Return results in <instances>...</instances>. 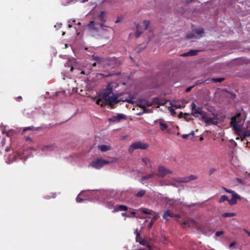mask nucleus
<instances>
[{
	"label": "nucleus",
	"mask_w": 250,
	"mask_h": 250,
	"mask_svg": "<svg viewBox=\"0 0 250 250\" xmlns=\"http://www.w3.org/2000/svg\"><path fill=\"white\" fill-rule=\"evenodd\" d=\"M115 84V83H111L108 84L107 89L96 100V103L98 105H100L102 106L106 104L112 105L120 101L126 102L130 104L135 103V101L130 97L125 99H118V98L111 91L114 87H116V86H114Z\"/></svg>",
	"instance_id": "nucleus-1"
},
{
	"label": "nucleus",
	"mask_w": 250,
	"mask_h": 250,
	"mask_svg": "<svg viewBox=\"0 0 250 250\" xmlns=\"http://www.w3.org/2000/svg\"><path fill=\"white\" fill-rule=\"evenodd\" d=\"M244 123L243 117L239 113L231 118L230 124L233 129L238 133L242 130Z\"/></svg>",
	"instance_id": "nucleus-2"
},
{
	"label": "nucleus",
	"mask_w": 250,
	"mask_h": 250,
	"mask_svg": "<svg viewBox=\"0 0 250 250\" xmlns=\"http://www.w3.org/2000/svg\"><path fill=\"white\" fill-rule=\"evenodd\" d=\"M153 104L163 105L165 104V103L160 101L158 98H154L151 101L140 100L139 106L141 108L145 109L147 107L151 106Z\"/></svg>",
	"instance_id": "nucleus-3"
},
{
	"label": "nucleus",
	"mask_w": 250,
	"mask_h": 250,
	"mask_svg": "<svg viewBox=\"0 0 250 250\" xmlns=\"http://www.w3.org/2000/svg\"><path fill=\"white\" fill-rule=\"evenodd\" d=\"M204 33V29L202 28L195 29L187 35L188 39H198L203 36Z\"/></svg>",
	"instance_id": "nucleus-4"
},
{
	"label": "nucleus",
	"mask_w": 250,
	"mask_h": 250,
	"mask_svg": "<svg viewBox=\"0 0 250 250\" xmlns=\"http://www.w3.org/2000/svg\"><path fill=\"white\" fill-rule=\"evenodd\" d=\"M100 30L99 28L96 26V24H95L94 21H92L88 24V26L91 30V33H93L95 32H101V30L102 31H112V29L109 27H106L102 23H101L100 25Z\"/></svg>",
	"instance_id": "nucleus-5"
},
{
	"label": "nucleus",
	"mask_w": 250,
	"mask_h": 250,
	"mask_svg": "<svg viewBox=\"0 0 250 250\" xmlns=\"http://www.w3.org/2000/svg\"><path fill=\"white\" fill-rule=\"evenodd\" d=\"M148 147V145L146 143H142L140 141L132 143L128 148V151L132 153L134 150L137 149H146Z\"/></svg>",
	"instance_id": "nucleus-6"
},
{
	"label": "nucleus",
	"mask_w": 250,
	"mask_h": 250,
	"mask_svg": "<svg viewBox=\"0 0 250 250\" xmlns=\"http://www.w3.org/2000/svg\"><path fill=\"white\" fill-rule=\"evenodd\" d=\"M110 162L109 161L104 160L103 159H98L89 164L88 167H92L94 168L99 169L102 168L105 165L109 164Z\"/></svg>",
	"instance_id": "nucleus-7"
},
{
	"label": "nucleus",
	"mask_w": 250,
	"mask_h": 250,
	"mask_svg": "<svg viewBox=\"0 0 250 250\" xmlns=\"http://www.w3.org/2000/svg\"><path fill=\"white\" fill-rule=\"evenodd\" d=\"M191 114L195 117H198V114H200L202 118L206 113L202 110V107H197L196 104L193 102L191 104Z\"/></svg>",
	"instance_id": "nucleus-8"
},
{
	"label": "nucleus",
	"mask_w": 250,
	"mask_h": 250,
	"mask_svg": "<svg viewBox=\"0 0 250 250\" xmlns=\"http://www.w3.org/2000/svg\"><path fill=\"white\" fill-rule=\"evenodd\" d=\"M172 171L167 168L166 167L159 166L158 167V172L156 175L158 177H164L169 173H171Z\"/></svg>",
	"instance_id": "nucleus-9"
},
{
	"label": "nucleus",
	"mask_w": 250,
	"mask_h": 250,
	"mask_svg": "<svg viewBox=\"0 0 250 250\" xmlns=\"http://www.w3.org/2000/svg\"><path fill=\"white\" fill-rule=\"evenodd\" d=\"M202 119L207 125L211 124L216 125L218 123L217 117H208L206 113L204 115Z\"/></svg>",
	"instance_id": "nucleus-10"
},
{
	"label": "nucleus",
	"mask_w": 250,
	"mask_h": 250,
	"mask_svg": "<svg viewBox=\"0 0 250 250\" xmlns=\"http://www.w3.org/2000/svg\"><path fill=\"white\" fill-rule=\"evenodd\" d=\"M155 123L156 125H159L161 130L163 131H166L167 133L170 132V130L168 128L167 125L166 123H165L164 122V121H163L161 120H158L155 121Z\"/></svg>",
	"instance_id": "nucleus-11"
},
{
	"label": "nucleus",
	"mask_w": 250,
	"mask_h": 250,
	"mask_svg": "<svg viewBox=\"0 0 250 250\" xmlns=\"http://www.w3.org/2000/svg\"><path fill=\"white\" fill-rule=\"evenodd\" d=\"M237 199L241 200V197L236 193L234 192L232 195L231 199L228 200V202L231 205H235L237 203Z\"/></svg>",
	"instance_id": "nucleus-12"
},
{
	"label": "nucleus",
	"mask_w": 250,
	"mask_h": 250,
	"mask_svg": "<svg viewBox=\"0 0 250 250\" xmlns=\"http://www.w3.org/2000/svg\"><path fill=\"white\" fill-rule=\"evenodd\" d=\"M125 116L123 114H118L117 116L112 117L109 120L111 122H119L121 119H125Z\"/></svg>",
	"instance_id": "nucleus-13"
},
{
	"label": "nucleus",
	"mask_w": 250,
	"mask_h": 250,
	"mask_svg": "<svg viewBox=\"0 0 250 250\" xmlns=\"http://www.w3.org/2000/svg\"><path fill=\"white\" fill-rule=\"evenodd\" d=\"M128 209V207L125 205H120L117 206L112 211L113 212H116L120 211H125Z\"/></svg>",
	"instance_id": "nucleus-14"
},
{
	"label": "nucleus",
	"mask_w": 250,
	"mask_h": 250,
	"mask_svg": "<svg viewBox=\"0 0 250 250\" xmlns=\"http://www.w3.org/2000/svg\"><path fill=\"white\" fill-rule=\"evenodd\" d=\"M78 1L83 3L88 1V0H62V4L65 6L68 4L74 3Z\"/></svg>",
	"instance_id": "nucleus-15"
},
{
	"label": "nucleus",
	"mask_w": 250,
	"mask_h": 250,
	"mask_svg": "<svg viewBox=\"0 0 250 250\" xmlns=\"http://www.w3.org/2000/svg\"><path fill=\"white\" fill-rule=\"evenodd\" d=\"M135 233H136V240L137 242H138L141 245H146V242L144 240H141L140 237V233L138 232L137 229L135 230Z\"/></svg>",
	"instance_id": "nucleus-16"
},
{
	"label": "nucleus",
	"mask_w": 250,
	"mask_h": 250,
	"mask_svg": "<svg viewBox=\"0 0 250 250\" xmlns=\"http://www.w3.org/2000/svg\"><path fill=\"white\" fill-rule=\"evenodd\" d=\"M155 176H156V173L154 172H151V173H148V174H147L145 176H144L141 178V182L142 183H143V182L145 180H146L152 178Z\"/></svg>",
	"instance_id": "nucleus-17"
},
{
	"label": "nucleus",
	"mask_w": 250,
	"mask_h": 250,
	"mask_svg": "<svg viewBox=\"0 0 250 250\" xmlns=\"http://www.w3.org/2000/svg\"><path fill=\"white\" fill-rule=\"evenodd\" d=\"M173 214L172 212L170 210H167L164 213L163 215V218L166 220H167L168 219V217H172Z\"/></svg>",
	"instance_id": "nucleus-18"
},
{
	"label": "nucleus",
	"mask_w": 250,
	"mask_h": 250,
	"mask_svg": "<svg viewBox=\"0 0 250 250\" xmlns=\"http://www.w3.org/2000/svg\"><path fill=\"white\" fill-rule=\"evenodd\" d=\"M142 162L147 167H151L152 163L151 161L147 157H145L142 159Z\"/></svg>",
	"instance_id": "nucleus-19"
},
{
	"label": "nucleus",
	"mask_w": 250,
	"mask_h": 250,
	"mask_svg": "<svg viewBox=\"0 0 250 250\" xmlns=\"http://www.w3.org/2000/svg\"><path fill=\"white\" fill-rule=\"evenodd\" d=\"M98 148L102 151L105 152L108 150L111 149V146L107 145H100L98 146Z\"/></svg>",
	"instance_id": "nucleus-20"
},
{
	"label": "nucleus",
	"mask_w": 250,
	"mask_h": 250,
	"mask_svg": "<svg viewBox=\"0 0 250 250\" xmlns=\"http://www.w3.org/2000/svg\"><path fill=\"white\" fill-rule=\"evenodd\" d=\"M55 146L54 145H47V146H43L42 147V150L43 151H47V150H52L55 149Z\"/></svg>",
	"instance_id": "nucleus-21"
},
{
	"label": "nucleus",
	"mask_w": 250,
	"mask_h": 250,
	"mask_svg": "<svg viewBox=\"0 0 250 250\" xmlns=\"http://www.w3.org/2000/svg\"><path fill=\"white\" fill-rule=\"evenodd\" d=\"M140 27L141 25L139 24H137L136 25V27L137 28V31L135 33V36L136 38H138L142 33V31H140Z\"/></svg>",
	"instance_id": "nucleus-22"
},
{
	"label": "nucleus",
	"mask_w": 250,
	"mask_h": 250,
	"mask_svg": "<svg viewBox=\"0 0 250 250\" xmlns=\"http://www.w3.org/2000/svg\"><path fill=\"white\" fill-rule=\"evenodd\" d=\"M93 60L97 61V62H94L93 63H91V65L92 66H96L97 64H99L100 63L101 59L99 57H98L97 56H93Z\"/></svg>",
	"instance_id": "nucleus-23"
},
{
	"label": "nucleus",
	"mask_w": 250,
	"mask_h": 250,
	"mask_svg": "<svg viewBox=\"0 0 250 250\" xmlns=\"http://www.w3.org/2000/svg\"><path fill=\"white\" fill-rule=\"evenodd\" d=\"M167 203L170 206H173L175 205V204L179 203H180V202L179 200H174L173 199H169L167 200Z\"/></svg>",
	"instance_id": "nucleus-24"
},
{
	"label": "nucleus",
	"mask_w": 250,
	"mask_h": 250,
	"mask_svg": "<svg viewBox=\"0 0 250 250\" xmlns=\"http://www.w3.org/2000/svg\"><path fill=\"white\" fill-rule=\"evenodd\" d=\"M146 190L141 189L136 194V196L139 198L142 197L146 194Z\"/></svg>",
	"instance_id": "nucleus-25"
},
{
	"label": "nucleus",
	"mask_w": 250,
	"mask_h": 250,
	"mask_svg": "<svg viewBox=\"0 0 250 250\" xmlns=\"http://www.w3.org/2000/svg\"><path fill=\"white\" fill-rule=\"evenodd\" d=\"M105 13L104 11H102L98 16L99 20L102 22H105V19L104 18Z\"/></svg>",
	"instance_id": "nucleus-26"
},
{
	"label": "nucleus",
	"mask_w": 250,
	"mask_h": 250,
	"mask_svg": "<svg viewBox=\"0 0 250 250\" xmlns=\"http://www.w3.org/2000/svg\"><path fill=\"white\" fill-rule=\"evenodd\" d=\"M236 216V214L233 212H226L222 214V216L224 217H229Z\"/></svg>",
	"instance_id": "nucleus-27"
},
{
	"label": "nucleus",
	"mask_w": 250,
	"mask_h": 250,
	"mask_svg": "<svg viewBox=\"0 0 250 250\" xmlns=\"http://www.w3.org/2000/svg\"><path fill=\"white\" fill-rule=\"evenodd\" d=\"M152 215V220L153 222L155 221L159 217V213L156 212H151L150 214Z\"/></svg>",
	"instance_id": "nucleus-28"
},
{
	"label": "nucleus",
	"mask_w": 250,
	"mask_h": 250,
	"mask_svg": "<svg viewBox=\"0 0 250 250\" xmlns=\"http://www.w3.org/2000/svg\"><path fill=\"white\" fill-rule=\"evenodd\" d=\"M200 51L199 50H190L189 51L190 56H195Z\"/></svg>",
	"instance_id": "nucleus-29"
},
{
	"label": "nucleus",
	"mask_w": 250,
	"mask_h": 250,
	"mask_svg": "<svg viewBox=\"0 0 250 250\" xmlns=\"http://www.w3.org/2000/svg\"><path fill=\"white\" fill-rule=\"evenodd\" d=\"M15 131L13 129H10L6 132V135L8 137H11L15 133Z\"/></svg>",
	"instance_id": "nucleus-30"
},
{
	"label": "nucleus",
	"mask_w": 250,
	"mask_h": 250,
	"mask_svg": "<svg viewBox=\"0 0 250 250\" xmlns=\"http://www.w3.org/2000/svg\"><path fill=\"white\" fill-rule=\"evenodd\" d=\"M83 192H81L77 196V197L76 198V201L78 203H81L82 202L83 199L81 198L80 197L83 196Z\"/></svg>",
	"instance_id": "nucleus-31"
},
{
	"label": "nucleus",
	"mask_w": 250,
	"mask_h": 250,
	"mask_svg": "<svg viewBox=\"0 0 250 250\" xmlns=\"http://www.w3.org/2000/svg\"><path fill=\"white\" fill-rule=\"evenodd\" d=\"M229 199H228V198L227 196L224 195H222L220 199H219V203H222V202H223L224 201H228Z\"/></svg>",
	"instance_id": "nucleus-32"
},
{
	"label": "nucleus",
	"mask_w": 250,
	"mask_h": 250,
	"mask_svg": "<svg viewBox=\"0 0 250 250\" xmlns=\"http://www.w3.org/2000/svg\"><path fill=\"white\" fill-rule=\"evenodd\" d=\"M143 24L145 27V29H147L149 25V21H144Z\"/></svg>",
	"instance_id": "nucleus-33"
},
{
	"label": "nucleus",
	"mask_w": 250,
	"mask_h": 250,
	"mask_svg": "<svg viewBox=\"0 0 250 250\" xmlns=\"http://www.w3.org/2000/svg\"><path fill=\"white\" fill-rule=\"evenodd\" d=\"M224 80V78H217V79H212L211 81L213 82L221 83Z\"/></svg>",
	"instance_id": "nucleus-34"
},
{
	"label": "nucleus",
	"mask_w": 250,
	"mask_h": 250,
	"mask_svg": "<svg viewBox=\"0 0 250 250\" xmlns=\"http://www.w3.org/2000/svg\"><path fill=\"white\" fill-rule=\"evenodd\" d=\"M142 211L145 214H151V211H150L148 209L143 208L142 209Z\"/></svg>",
	"instance_id": "nucleus-35"
},
{
	"label": "nucleus",
	"mask_w": 250,
	"mask_h": 250,
	"mask_svg": "<svg viewBox=\"0 0 250 250\" xmlns=\"http://www.w3.org/2000/svg\"><path fill=\"white\" fill-rule=\"evenodd\" d=\"M171 105L172 106L175 107L176 108H180V109H181V108H182V106L180 104H177V103L174 104V103H173L171 104Z\"/></svg>",
	"instance_id": "nucleus-36"
},
{
	"label": "nucleus",
	"mask_w": 250,
	"mask_h": 250,
	"mask_svg": "<svg viewBox=\"0 0 250 250\" xmlns=\"http://www.w3.org/2000/svg\"><path fill=\"white\" fill-rule=\"evenodd\" d=\"M188 177L190 181L197 179V177L195 175H190Z\"/></svg>",
	"instance_id": "nucleus-37"
},
{
	"label": "nucleus",
	"mask_w": 250,
	"mask_h": 250,
	"mask_svg": "<svg viewBox=\"0 0 250 250\" xmlns=\"http://www.w3.org/2000/svg\"><path fill=\"white\" fill-rule=\"evenodd\" d=\"M235 180L239 183L241 184H242V185H244L245 184V182L244 180H243L242 179H240V178H236L235 179Z\"/></svg>",
	"instance_id": "nucleus-38"
},
{
	"label": "nucleus",
	"mask_w": 250,
	"mask_h": 250,
	"mask_svg": "<svg viewBox=\"0 0 250 250\" xmlns=\"http://www.w3.org/2000/svg\"><path fill=\"white\" fill-rule=\"evenodd\" d=\"M224 233V231L223 230L218 231L216 232L215 235L216 236L218 237Z\"/></svg>",
	"instance_id": "nucleus-39"
},
{
	"label": "nucleus",
	"mask_w": 250,
	"mask_h": 250,
	"mask_svg": "<svg viewBox=\"0 0 250 250\" xmlns=\"http://www.w3.org/2000/svg\"><path fill=\"white\" fill-rule=\"evenodd\" d=\"M185 177H179L177 179V181L181 183H185Z\"/></svg>",
	"instance_id": "nucleus-40"
},
{
	"label": "nucleus",
	"mask_w": 250,
	"mask_h": 250,
	"mask_svg": "<svg viewBox=\"0 0 250 250\" xmlns=\"http://www.w3.org/2000/svg\"><path fill=\"white\" fill-rule=\"evenodd\" d=\"M216 171V169L213 167H211L209 170V174H212L214 171Z\"/></svg>",
	"instance_id": "nucleus-41"
},
{
	"label": "nucleus",
	"mask_w": 250,
	"mask_h": 250,
	"mask_svg": "<svg viewBox=\"0 0 250 250\" xmlns=\"http://www.w3.org/2000/svg\"><path fill=\"white\" fill-rule=\"evenodd\" d=\"M62 24L61 23H57L56 24L54 25V27L56 28L57 30L60 28L61 27Z\"/></svg>",
	"instance_id": "nucleus-42"
},
{
	"label": "nucleus",
	"mask_w": 250,
	"mask_h": 250,
	"mask_svg": "<svg viewBox=\"0 0 250 250\" xmlns=\"http://www.w3.org/2000/svg\"><path fill=\"white\" fill-rule=\"evenodd\" d=\"M223 188L225 190V191L227 192L232 193V194H233V193L235 192L234 191L228 189L226 188Z\"/></svg>",
	"instance_id": "nucleus-43"
},
{
	"label": "nucleus",
	"mask_w": 250,
	"mask_h": 250,
	"mask_svg": "<svg viewBox=\"0 0 250 250\" xmlns=\"http://www.w3.org/2000/svg\"><path fill=\"white\" fill-rule=\"evenodd\" d=\"M194 87V86H190V87H188V88H186V92H188L189 91H191V90L192 89V88Z\"/></svg>",
	"instance_id": "nucleus-44"
},
{
	"label": "nucleus",
	"mask_w": 250,
	"mask_h": 250,
	"mask_svg": "<svg viewBox=\"0 0 250 250\" xmlns=\"http://www.w3.org/2000/svg\"><path fill=\"white\" fill-rule=\"evenodd\" d=\"M185 183H188V182H190V181L189 180V177L188 176H186V177H185Z\"/></svg>",
	"instance_id": "nucleus-45"
},
{
	"label": "nucleus",
	"mask_w": 250,
	"mask_h": 250,
	"mask_svg": "<svg viewBox=\"0 0 250 250\" xmlns=\"http://www.w3.org/2000/svg\"><path fill=\"white\" fill-rule=\"evenodd\" d=\"M181 56H184V57L190 56V55H189V51H188V52H187L184 53L182 54L181 55Z\"/></svg>",
	"instance_id": "nucleus-46"
},
{
	"label": "nucleus",
	"mask_w": 250,
	"mask_h": 250,
	"mask_svg": "<svg viewBox=\"0 0 250 250\" xmlns=\"http://www.w3.org/2000/svg\"><path fill=\"white\" fill-rule=\"evenodd\" d=\"M189 136V134H184L182 135V138L184 139H187L188 136Z\"/></svg>",
	"instance_id": "nucleus-47"
},
{
	"label": "nucleus",
	"mask_w": 250,
	"mask_h": 250,
	"mask_svg": "<svg viewBox=\"0 0 250 250\" xmlns=\"http://www.w3.org/2000/svg\"><path fill=\"white\" fill-rule=\"evenodd\" d=\"M235 245V242H233L232 243H230L229 246V248H232V247L234 246Z\"/></svg>",
	"instance_id": "nucleus-48"
},
{
	"label": "nucleus",
	"mask_w": 250,
	"mask_h": 250,
	"mask_svg": "<svg viewBox=\"0 0 250 250\" xmlns=\"http://www.w3.org/2000/svg\"><path fill=\"white\" fill-rule=\"evenodd\" d=\"M244 136L245 137H250V132H246L244 135Z\"/></svg>",
	"instance_id": "nucleus-49"
},
{
	"label": "nucleus",
	"mask_w": 250,
	"mask_h": 250,
	"mask_svg": "<svg viewBox=\"0 0 250 250\" xmlns=\"http://www.w3.org/2000/svg\"><path fill=\"white\" fill-rule=\"evenodd\" d=\"M81 73H82V74H85V75H89L90 73L89 71H87V72H85L84 71H82L81 72Z\"/></svg>",
	"instance_id": "nucleus-50"
},
{
	"label": "nucleus",
	"mask_w": 250,
	"mask_h": 250,
	"mask_svg": "<svg viewBox=\"0 0 250 250\" xmlns=\"http://www.w3.org/2000/svg\"><path fill=\"white\" fill-rule=\"evenodd\" d=\"M153 222H154L152 220L151 221V222L149 223L148 226V227L149 228H150L152 226Z\"/></svg>",
	"instance_id": "nucleus-51"
},
{
	"label": "nucleus",
	"mask_w": 250,
	"mask_h": 250,
	"mask_svg": "<svg viewBox=\"0 0 250 250\" xmlns=\"http://www.w3.org/2000/svg\"><path fill=\"white\" fill-rule=\"evenodd\" d=\"M31 129V127H25L24 129H23V131H25L27 130H30Z\"/></svg>",
	"instance_id": "nucleus-52"
},
{
	"label": "nucleus",
	"mask_w": 250,
	"mask_h": 250,
	"mask_svg": "<svg viewBox=\"0 0 250 250\" xmlns=\"http://www.w3.org/2000/svg\"><path fill=\"white\" fill-rule=\"evenodd\" d=\"M122 215L123 216H125V217H130L129 215L126 216V213H125V212H123V213H122Z\"/></svg>",
	"instance_id": "nucleus-53"
},
{
	"label": "nucleus",
	"mask_w": 250,
	"mask_h": 250,
	"mask_svg": "<svg viewBox=\"0 0 250 250\" xmlns=\"http://www.w3.org/2000/svg\"><path fill=\"white\" fill-rule=\"evenodd\" d=\"M244 231L245 232H246V233L249 235V236H250V231H248V230H247V229H244Z\"/></svg>",
	"instance_id": "nucleus-54"
},
{
	"label": "nucleus",
	"mask_w": 250,
	"mask_h": 250,
	"mask_svg": "<svg viewBox=\"0 0 250 250\" xmlns=\"http://www.w3.org/2000/svg\"><path fill=\"white\" fill-rule=\"evenodd\" d=\"M10 149V147L9 146H7L6 147V148H5V151L6 152H7Z\"/></svg>",
	"instance_id": "nucleus-55"
},
{
	"label": "nucleus",
	"mask_w": 250,
	"mask_h": 250,
	"mask_svg": "<svg viewBox=\"0 0 250 250\" xmlns=\"http://www.w3.org/2000/svg\"><path fill=\"white\" fill-rule=\"evenodd\" d=\"M169 110V111L171 113H173L175 112L174 110L173 109H172V108H170Z\"/></svg>",
	"instance_id": "nucleus-56"
},
{
	"label": "nucleus",
	"mask_w": 250,
	"mask_h": 250,
	"mask_svg": "<svg viewBox=\"0 0 250 250\" xmlns=\"http://www.w3.org/2000/svg\"><path fill=\"white\" fill-rule=\"evenodd\" d=\"M7 131H6V130L3 129V130H2V134H6V132H7Z\"/></svg>",
	"instance_id": "nucleus-57"
},
{
	"label": "nucleus",
	"mask_w": 250,
	"mask_h": 250,
	"mask_svg": "<svg viewBox=\"0 0 250 250\" xmlns=\"http://www.w3.org/2000/svg\"><path fill=\"white\" fill-rule=\"evenodd\" d=\"M188 134H189V135L194 136V131H192L190 133H189Z\"/></svg>",
	"instance_id": "nucleus-58"
},
{
	"label": "nucleus",
	"mask_w": 250,
	"mask_h": 250,
	"mask_svg": "<svg viewBox=\"0 0 250 250\" xmlns=\"http://www.w3.org/2000/svg\"><path fill=\"white\" fill-rule=\"evenodd\" d=\"M192 0H187V1H186V3L187 4L191 2Z\"/></svg>",
	"instance_id": "nucleus-59"
},
{
	"label": "nucleus",
	"mask_w": 250,
	"mask_h": 250,
	"mask_svg": "<svg viewBox=\"0 0 250 250\" xmlns=\"http://www.w3.org/2000/svg\"><path fill=\"white\" fill-rule=\"evenodd\" d=\"M120 19L119 18H118L117 20L115 22L118 23V22H120Z\"/></svg>",
	"instance_id": "nucleus-60"
},
{
	"label": "nucleus",
	"mask_w": 250,
	"mask_h": 250,
	"mask_svg": "<svg viewBox=\"0 0 250 250\" xmlns=\"http://www.w3.org/2000/svg\"><path fill=\"white\" fill-rule=\"evenodd\" d=\"M131 214L132 215H135L136 214V212L135 211H132L131 212Z\"/></svg>",
	"instance_id": "nucleus-61"
},
{
	"label": "nucleus",
	"mask_w": 250,
	"mask_h": 250,
	"mask_svg": "<svg viewBox=\"0 0 250 250\" xmlns=\"http://www.w3.org/2000/svg\"><path fill=\"white\" fill-rule=\"evenodd\" d=\"M169 185H171V186H174V187H177V186H176V185L175 184H173V183H171V184H170Z\"/></svg>",
	"instance_id": "nucleus-62"
},
{
	"label": "nucleus",
	"mask_w": 250,
	"mask_h": 250,
	"mask_svg": "<svg viewBox=\"0 0 250 250\" xmlns=\"http://www.w3.org/2000/svg\"><path fill=\"white\" fill-rule=\"evenodd\" d=\"M72 26V24H70V23L68 24V27H69V28H70V27H71Z\"/></svg>",
	"instance_id": "nucleus-63"
},
{
	"label": "nucleus",
	"mask_w": 250,
	"mask_h": 250,
	"mask_svg": "<svg viewBox=\"0 0 250 250\" xmlns=\"http://www.w3.org/2000/svg\"><path fill=\"white\" fill-rule=\"evenodd\" d=\"M73 69H74L73 67H72H72H71V69H70L71 71H73Z\"/></svg>",
	"instance_id": "nucleus-64"
}]
</instances>
